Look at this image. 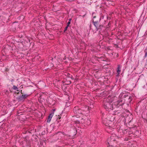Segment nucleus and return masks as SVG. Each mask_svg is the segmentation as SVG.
Listing matches in <instances>:
<instances>
[{
    "label": "nucleus",
    "mask_w": 147,
    "mask_h": 147,
    "mask_svg": "<svg viewBox=\"0 0 147 147\" xmlns=\"http://www.w3.org/2000/svg\"><path fill=\"white\" fill-rule=\"evenodd\" d=\"M113 100L114 97H111V96L109 95L107 98L103 102L104 108L106 111H109L118 108L122 109V105L124 103L122 102V100L119 99L117 101L111 104Z\"/></svg>",
    "instance_id": "f257e3e1"
},
{
    "label": "nucleus",
    "mask_w": 147,
    "mask_h": 147,
    "mask_svg": "<svg viewBox=\"0 0 147 147\" xmlns=\"http://www.w3.org/2000/svg\"><path fill=\"white\" fill-rule=\"evenodd\" d=\"M92 20L93 24L96 28H97L99 25L105 22L103 19H101V17L100 16H93Z\"/></svg>",
    "instance_id": "f03ea898"
},
{
    "label": "nucleus",
    "mask_w": 147,
    "mask_h": 147,
    "mask_svg": "<svg viewBox=\"0 0 147 147\" xmlns=\"http://www.w3.org/2000/svg\"><path fill=\"white\" fill-rule=\"evenodd\" d=\"M105 22L101 23V24L99 25L97 27V28H96L97 30H98L101 34H102V33L104 32L105 33V34H106V36H107L108 35L107 34H107V32L106 31L108 27H107L105 26Z\"/></svg>",
    "instance_id": "7ed1b4c3"
},
{
    "label": "nucleus",
    "mask_w": 147,
    "mask_h": 147,
    "mask_svg": "<svg viewBox=\"0 0 147 147\" xmlns=\"http://www.w3.org/2000/svg\"><path fill=\"white\" fill-rule=\"evenodd\" d=\"M73 111L74 113L77 115L82 113L81 109L77 106L74 107L73 109Z\"/></svg>",
    "instance_id": "20e7f679"
},
{
    "label": "nucleus",
    "mask_w": 147,
    "mask_h": 147,
    "mask_svg": "<svg viewBox=\"0 0 147 147\" xmlns=\"http://www.w3.org/2000/svg\"><path fill=\"white\" fill-rule=\"evenodd\" d=\"M108 141H110L109 142H108L109 144H110L114 145V142H115V140L114 139V138H108Z\"/></svg>",
    "instance_id": "39448f33"
},
{
    "label": "nucleus",
    "mask_w": 147,
    "mask_h": 147,
    "mask_svg": "<svg viewBox=\"0 0 147 147\" xmlns=\"http://www.w3.org/2000/svg\"><path fill=\"white\" fill-rule=\"evenodd\" d=\"M122 112L121 110H117L116 109L114 111V113H113V114L115 115H118L119 114H120L121 113H122Z\"/></svg>",
    "instance_id": "423d86ee"
},
{
    "label": "nucleus",
    "mask_w": 147,
    "mask_h": 147,
    "mask_svg": "<svg viewBox=\"0 0 147 147\" xmlns=\"http://www.w3.org/2000/svg\"><path fill=\"white\" fill-rule=\"evenodd\" d=\"M118 67L117 69V76H119V74L121 72V66L120 65H118Z\"/></svg>",
    "instance_id": "0eeeda50"
},
{
    "label": "nucleus",
    "mask_w": 147,
    "mask_h": 147,
    "mask_svg": "<svg viewBox=\"0 0 147 147\" xmlns=\"http://www.w3.org/2000/svg\"><path fill=\"white\" fill-rule=\"evenodd\" d=\"M53 113H51L50 114L48 117V118H47V122L49 123L50 122V121L51 118H52V116H53Z\"/></svg>",
    "instance_id": "6e6552de"
},
{
    "label": "nucleus",
    "mask_w": 147,
    "mask_h": 147,
    "mask_svg": "<svg viewBox=\"0 0 147 147\" xmlns=\"http://www.w3.org/2000/svg\"><path fill=\"white\" fill-rule=\"evenodd\" d=\"M17 100L18 101L24 100L22 97V95L19 96L17 98Z\"/></svg>",
    "instance_id": "1a4fd4ad"
},
{
    "label": "nucleus",
    "mask_w": 147,
    "mask_h": 147,
    "mask_svg": "<svg viewBox=\"0 0 147 147\" xmlns=\"http://www.w3.org/2000/svg\"><path fill=\"white\" fill-rule=\"evenodd\" d=\"M133 98V96H128V101L129 103H131L132 100Z\"/></svg>",
    "instance_id": "9d476101"
},
{
    "label": "nucleus",
    "mask_w": 147,
    "mask_h": 147,
    "mask_svg": "<svg viewBox=\"0 0 147 147\" xmlns=\"http://www.w3.org/2000/svg\"><path fill=\"white\" fill-rule=\"evenodd\" d=\"M22 97H23V98L24 99V100H25L28 96H29V95H28L27 94H22Z\"/></svg>",
    "instance_id": "9b49d317"
},
{
    "label": "nucleus",
    "mask_w": 147,
    "mask_h": 147,
    "mask_svg": "<svg viewBox=\"0 0 147 147\" xmlns=\"http://www.w3.org/2000/svg\"><path fill=\"white\" fill-rule=\"evenodd\" d=\"M12 89L14 90H16L18 91H20L19 90H18V88L16 86L13 85L12 87Z\"/></svg>",
    "instance_id": "f8f14e48"
},
{
    "label": "nucleus",
    "mask_w": 147,
    "mask_h": 147,
    "mask_svg": "<svg viewBox=\"0 0 147 147\" xmlns=\"http://www.w3.org/2000/svg\"><path fill=\"white\" fill-rule=\"evenodd\" d=\"M94 134H95V132H92L91 133V137H95L94 136Z\"/></svg>",
    "instance_id": "ddd939ff"
},
{
    "label": "nucleus",
    "mask_w": 147,
    "mask_h": 147,
    "mask_svg": "<svg viewBox=\"0 0 147 147\" xmlns=\"http://www.w3.org/2000/svg\"><path fill=\"white\" fill-rule=\"evenodd\" d=\"M76 131H76V129H73V132H74L75 133H75V134L72 135V136H73L74 135H75L76 134Z\"/></svg>",
    "instance_id": "4468645a"
},
{
    "label": "nucleus",
    "mask_w": 147,
    "mask_h": 147,
    "mask_svg": "<svg viewBox=\"0 0 147 147\" xmlns=\"http://www.w3.org/2000/svg\"><path fill=\"white\" fill-rule=\"evenodd\" d=\"M145 55L144 56V58H147V51L146 52H145Z\"/></svg>",
    "instance_id": "2eb2a0df"
},
{
    "label": "nucleus",
    "mask_w": 147,
    "mask_h": 147,
    "mask_svg": "<svg viewBox=\"0 0 147 147\" xmlns=\"http://www.w3.org/2000/svg\"><path fill=\"white\" fill-rule=\"evenodd\" d=\"M69 26H67L65 28V30H64V32H65L67 29V28Z\"/></svg>",
    "instance_id": "dca6fc26"
},
{
    "label": "nucleus",
    "mask_w": 147,
    "mask_h": 147,
    "mask_svg": "<svg viewBox=\"0 0 147 147\" xmlns=\"http://www.w3.org/2000/svg\"><path fill=\"white\" fill-rule=\"evenodd\" d=\"M71 22H68L67 23V26H69Z\"/></svg>",
    "instance_id": "f3484780"
},
{
    "label": "nucleus",
    "mask_w": 147,
    "mask_h": 147,
    "mask_svg": "<svg viewBox=\"0 0 147 147\" xmlns=\"http://www.w3.org/2000/svg\"><path fill=\"white\" fill-rule=\"evenodd\" d=\"M18 36V37L20 38H22V37L23 35H19Z\"/></svg>",
    "instance_id": "a211bd4d"
},
{
    "label": "nucleus",
    "mask_w": 147,
    "mask_h": 147,
    "mask_svg": "<svg viewBox=\"0 0 147 147\" xmlns=\"http://www.w3.org/2000/svg\"><path fill=\"white\" fill-rule=\"evenodd\" d=\"M87 120L88 121V124L89 125L90 123V120H88V119Z\"/></svg>",
    "instance_id": "6ab92c4d"
},
{
    "label": "nucleus",
    "mask_w": 147,
    "mask_h": 147,
    "mask_svg": "<svg viewBox=\"0 0 147 147\" xmlns=\"http://www.w3.org/2000/svg\"><path fill=\"white\" fill-rule=\"evenodd\" d=\"M129 138H124V141H127L128 140Z\"/></svg>",
    "instance_id": "aec40b11"
},
{
    "label": "nucleus",
    "mask_w": 147,
    "mask_h": 147,
    "mask_svg": "<svg viewBox=\"0 0 147 147\" xmlns=\"http://www.w3.org/2000/svg\"><path fill=\"white\" fill-rule=\"evenodd\" d=\"M124 97L125 98H126V97H127V96H128V95L127 94H125L124 96Z\"/></svg>",
    "instance_id": "412c9836"
},
{
    "label": "nucleus",
    "mask_w": 147,
    "mask_h": 147,
    "mask_svg": "<svg viewBox=\"0 0 147 147\" xmlns=\"http://www.w3.org/2000/svg\"><path fill=\"white\" fill-rule=\"evenodd\" d=\"M71 82L70 81H69V83H68L67 84H67V85H68V84H71Z\"/></svg>",
    "instance_id": "4be33fe9"
},
{
    "label": "nucleus",
    "mask_w": 147,
    "mask_h": 147,
    "mask_svg": "<svg viewBox=\"0 0 147 147\" xmlns=\"http://www.w3.org/2000/svg\"><path fill=\"white\" fill-rule=\"evenodd\" d=\"M68 76L69 77L71 78V75H70V74H68Z\"/></svg>",
    "instance_id": "5701e85b"
},
{
    "label": "nucleus",
    "mask_w": 147,
    "mask_h": 147,
    "mask_svg": "<svg viewBox=\"0 0 147 147\" xmlns=\"http://www.w3.org/2000/svg\"><path fill=\"white\" fill-rule=\"evenodd\" d=\"M67 0L68 1H74V0Z\"/></svg>",
    "instance_id": "b1692460"
},
{
    "label": "nucleus",
    "mask_w": 147,
    "mask_h": 147,
    "mask_svg": "<svg viewBox=\"0 0 147 147\" xmlns=\"http://www.w3.org/2000/svg\"><path fill=\"white\" fill-rule=\"evenodd\" d=\"M66 59V56H65L64 58H63V59L64 60H65Z\"/></svg>",
    "instance_id": "393cba45"
},
{
    "label": "nucleus",
    "mask_w": 147,
    "mask_h": 147,
    "mask_svg": "<svg viewBox=\"0 0 147 147\" xmlns=\"http://www.w3.org/2000/svg\"><path fill=\"white\" fill-rule=\"evenodd\" d=\"M71 18H70V19H69V22H71Z\"/></svg>",
    "instance_id": "a878e982"
},
{
    "label": "nucleus",
    "mask_w": 147,
    "mask_h": 147,
    "mask_svg": "<svg viewBox=\"0 0 147 147\" xmlns=\"http://www.w3.org/2000/svg\"><path fill=\"white\" fill-rule=\"evenodd\" d=\"M22 92V90H21V93L22 94H23V93Z\"/></svg>",
    "instance_id": "bb28decb"
},
{
    "label": "nucleus",
    "mask_w": 147,
    "mask_h": 147,
    "mask_svg": "<svg viewBox=\"0 0 147 147\" xmlns=\"http://www.w3.org/2000/svg\"><path fill=\"white\" fill-rule=\"evenodd\" d=\"M111 24L110 22H109L108 24V25L109 26V25H110Z\"/></svg>",
    "instance_id": "cd10ccee"
},
{
    "label": "nucleus",
    "mask_w": 147,
    "mask_h": 147,
    "mask_svg": "<svg viewBox=\"0 0 147 147\" xmlns=\"http://www.w3.org/2000/svg\"><path fill=\"white\" fill-rule=\"evenodd\" d=\"M28 41H29L28 44H29V45H30V40H28Z\"/></svg>",
    "instance_id": "c85d7f7f"
},
{
    "label": "nucleus",
    "mask_w": 147,
    "mask_h": 147,
    "mask_svg": "<svg viewBox=\"0 0 147 147\" xmlns=\"http://www.w3.org/2000/svg\"><path fill=\"white\" fill-rule=\"evenodd\" d=\"M53 111H55V109H53Z\"/></svg>",
    "instance_id": "c756f323"
},
{
    "label": "nucleus",
    "mask_w": 147,
    "mask_h": 147,
    "mask_svg": "<svg viewBox=\"0 0 147 147\" xmlns=\"http://www.w3.org/2000/svg\"><path fill=\"white\" fill-rule=\"evenodd\" d=\"M42 99V98H40V99Z\"/></svg>",
    "instance_id": "7c9ffc66"
},
{
    "label": "nucleus",
    "mask_w": 147,
    "mask_h": 147,
    "mask_svg": "<svg viewBox=\"0 0 147 147\" xmlns=\"http://www.w3.org/2000/svg\"><path fill=\"white\" fill-rule=\"evenodd\" d=\"M38 101H39V99H38Z\"/></svg>",
    "instance_id": "2f4dec72"
},
{
    "label": "nucleus",
    "mask_w": 147,
    "mask_h": 147,
    "mask_svg": "<svg viewBox=\"0 0 147 147\" xmlns=\"http://www.w3.org/2000/svg\"><path fill=\"white\" fill-rule=\"evenodd\" d=\"M109 127L110 128V126H109Z\"/></svg>",
    "instance_id": "473e14b6"
},
{
    "label": "nucleus",
    "mask_w": 147,
    "mask_h": 147,
    "mask_svg": "<svg viewBox=\"0 0 147 147\" xmlns=\"http://www.w3.org/2000/svg\"><path fill=\"white\" fill-rule=\"evenodd\" d=\"M111 137H112L111 136L110 137V138H111Z\"/></svg>",
    "instance_id": "72a5a7b5"
}]
</instances>
